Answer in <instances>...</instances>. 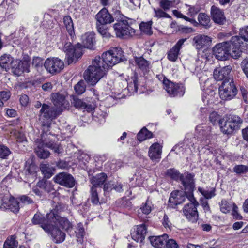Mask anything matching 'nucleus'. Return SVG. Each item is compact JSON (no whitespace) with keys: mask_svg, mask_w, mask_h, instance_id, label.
Returning a JSON list of instances; mask_svg holds the SVG:
<instances>
[{"mask_svg":"<svg viewBox=\"0 0 248 248\" xmlns=\"http://www.w3.org/2000/svg\"><path fill=\"white\" fill-rule=\"evenodd\" d=\"M123 52L121 48L115 47L103 53L102 57H96L92 61V65L95 66L94 73L96 79L102 78L106 74V69L123 61Z\"/></svg>","mask_w":248,"mask_h":248,"instance_id":"obj_1","label":"nucleus"},{"mask_svg":"<svg viewBox=\"0 0 248 248\" xmlns=\"http://www.w3.org/2000/svg\"><path fill=\"white\" fill-rule=\"evenodd\" d=\"M232 43V39L230 41L223 42L217 44L213 48V52L217 59L224 61L227 60L229 56L234 59H237L241 55L242 49Z\"/></svg>","mask_w":248,"mask_h":248,"instance_id":"obj_2","label":"nucleus"},{"mask_svg":"<svg viewBox=\"0 0 248 248\" xmlns=\"http://www.w3.org/2000/svg\"><path fill=\"white\" fill-rule=\"evenodd\" d=\"M115 17L117 22L114 25L113 27L117 37L127 38L135 34L136 31L131 26V22H128L127 18L119 11H116Z\"/></svg>","mask_w":248,"mask_h":248,"instance_id":"obj_3","label":"nucleus"},{"mask_svg":"<svg viewBox=\"0 0 248 248\" xmlns=\"http://www.w3.org/2000/svg\"><path fill=\"white\" fill-rule=\"evenodd\" d=\"M40 113L39 120L43 127V131H46V133L55 135L52 134V132L50 131L52 128L51 122L53 119H56L60 114V111L58 110L56 108L43 104Z\"/></svg>","mask_w":248,"mask_h":248,"instance_id":"obj_4","label":"nucleus"},{"mask_svg":"<svg viewBox=\"0 0 248 248\" xmlns=\"http://www.w3.org/2000/svg\"><path fill=\"white\" fill-rule=\"evenodd\" d=\"M82 46L78 43L76 46H73L69 42H65L63 46V51L66 55V59L68 64L73 62L75 63L78 59L83 55Z\"/></svg>","mask_w":248,"mask_h":248,"instance_id":"obj_5","label":"nucleus"},{"mask_svg":"<svg viewBox=\"0 0 248 248\" xmlns=\"http://www.w3.org/2000/svg\"><path fill=\"white\" fill-rule=\"evenodd\" d=\"M237 91L232 79H227L223 80L219 88L220 97L224 100H230L233 98L237 94Z\"/></svg>","mask_w":248,"mask_h":248,"instance_id":"obj_6","label":"nucleus"},{"mask_svg":"<svg viewBox=\"0 0 248 248\" xmlns=\"http://www.w3.org/2000/svg\"><path fill=\"white\" fill-rule=\"evenodd\" d=\"M53 217L54 211H50L45 216L40 212H37L32 218L31 223L33 225H39L45 232L49 231L52 227Z\"/></svg>","mask_w":248,"mask_h":248,"instance_id":"obj_7","label":"nucleus"},{"mask_svg":"<svg viewBox=\"0 0 248 248\" xmlns=\"http://www.w3.org/2000/svg\"><path fill=\"white\" fill-rule=\"evenodd\" d=\"M46 147L56 154H60L62 152L61 146L53 142L40 143L35 149L36 154L39 158L46 159L49 156L50 152L46 149Z\"/></svg>","mask_w":248,"mask_h":248,"instance_id":"obj_8","label":"nucleus"},{"mask_svg":"<svg viewBox=\"0 0 248 248\" xmlns=\"http://www.w3.org/2000/svg\"><path fill=\"white\" fill-rule=\"evenodd\" d=\"M190 202L186 204L183 208V213L188 220L192 223H195L198 219V213L197 207L199 205L198 202L194 197L193 200L187 198Z\"/></svg>","mask_w":248,"mask_h":248,"instance_id":"obj_9","label":"nucleus"},{"mask_svg":"<svg viewBox=\"0 0 248 248\" xmlns=\"http://www.w3.org/2000/svg\"><path fill=\"white\" fill-rule=\"evenodd\" d=\"M163 88L170 97H182L185 92V87L183 84L176 83L169 80L164 81Z\"/></svg>","mask_w":248,"mask_h":248,"instance_id":"obj_10","label":"nucleus"},{"mask_svg":"<svg viewBox=\"0 0 248 248\" xmlns=\"http://www.w3.org/2000/svg\"><path fill=\"white\" fill-rule=\"evenodd\" d=\"M232 42L236 44L242 52H248V26L240 30L239 36H232Z\"/></svg>","mask_w":248,"mask_h":248,"instance_id":"obj_11","label":"nucleus"},{"mask_svg":"<svg viewBox=\"0 0 248 248\" xmlns=\"http://www.w3.org/2000/svg\"><path fill=\"white\" fill-rule=\"evenodd\" d=\"M62 61L58 58H48L44 62V67L47 72L56 74L60 72L64 68Z\"/></svg>","mask_w":248,"mask_h":248,"instance_id":"obj_12","label":"nucleus"},{"mask_svg":"<svg viewBox=\"0 0 248 248\" xmlns=\"http://www.w3.org/2000/svg\"><path fill=\"white\" fill-rule=\"evenodd\" d=\"M193 177L194 175L191 173H187L185 176L182 174L179 180L184 186L186 198H191L192 200H193V191L195 188Z\"/></svg>","mask_w":248,"mask_h":248,"instance_id":"obj_13","label":"nucleus"},{"mask_svg":"<svg viewBox=\"0 0 248 248\" xmlns=\"http://www.w3.org/2000/svg\"><path fill=\"white\" fill-rule=\"evenodd\" d=\"M0 209L4 211L9 210L16 214L20 209L19 202L13 196H10L9 198L4 197L1 200Z\"/></svg>","mask_w":248,"mask_h":248,"instance_id":"obj_14","label":"nucleus"},{"mask_svg":"<svg viewBox=\"0 0 248 248\" xmlns=\"http://www.w3.org/2000/svg\"><path fill=\"white\" fill-rule=\"evenodd\" d=\"M54 180L56 183L68 188H72L75 185V180L72 175L65 172L56 175Z\"/></svg>","mask_w":248,"mask_h":248,"instance_id":"obj_15","label":"nucleus"},{"mask_svg":"<svg viewBox=\"0 0 248 248\" xmlns=\"http://www.w3.org/2000/svg\"><path fill=\"white\" fill-rule=\"evenodd\" d=\"M52 225L56 227L61 228L67 232L71 231L73 229L72 223L66 217L59 216L58 214L54 212L53 217Z\"/></svg>","mask_w":248,"mask_h":248,"instance_id":"obj_16","label":"nucleus"},{"mask_svg":"<svg viewBox=\"0 0 248 248\" xmlns=\"http://www.w3.org/2000/svg\"><path fill=\"white\" fill-rule=\"evenodd\" d=\"M147 232V227L143 223L135 226L131 230L132 238L137 242L141 243L144 240Z\"/></svg>","mask_w":248,"mask_h":248,"instance_id":"obj_17","label":"nucleus"},{"mask_svg":"<svg viewBox=\"0 0 248 248\" xmlns=\"http://www.w3.org/2000/svg\"><path fill=\"white\" fill-rule=\"evenodd\" d=\"M186 196L182 191H173L170 196L169 200V205L171 208H174L178 204H182L185 201Z\"/></svg>","mask_w":248,"mask_h":248,"instance_id":"obj_18","label":"nucleus"},{"mask_svg":"<svg viewBox=\"0 0 248 248\" xmlns=\"http://www.w3.org/2000/svg\"><path fill=\"white\" fill-rule=\"evenodd\" d=\"M115 15H116V11L113 15H111L106 9L104 8L96 15V19L99 24H109L115 20Z\"/></svg>","mask_w":248,"mask_h":248,"instance_id":"obj_19","label":"nucleus"},{"mask_svg":"<svg viewBox=\"0 0 248 248\" xmlns=\"http://www.w3.org/2000/svg\"><path fill=\"white\" fill-rule=\"evenodd\" d=\"M193 45L197 49H206L211 44V38L205 35H198L193 39Z\"/></svg>","mask_w":248,"mask_h":248,"instance_id":"obj_20","label":"nucleus"},{"mask_svg":"<svg viewBox=\"0 0 248 248\" xmlns=\"http://www.w3.org/2000/svg\"><path fill=\"white\" fill-rule=\"evenodd\" d=\"M12 71L15 75L20 76L24 72L29 73L30 70L28 68V63L26 62H21V60H14L11 67Z\"/></svg>","mask_w":248,"mask_h":248,"instance_id":"obj_21","label":"nucleus"},{"mask_svg":"<svg viewBox=\"0 0 248 248\" xmlns=\"http://www.w3.org/2000/svg\"><path fill=\"white\" fill-rule=\"evenodd\" d=\"M95 70V66L94 65H90L84 71L83 76L84 79L87 83L92 86L95 85L100 79H96L97 75L94 73Z\"/></svg>","mask_w":248,"mask_h":248,"instance_id":"obj_22","label":"nucleus"},{"mask_svg":"<svg viewBox=\"0 0 248 248\" xmlns=\"http://www.w3.org/2000/svg\"><path fill=\"white\" fill-rule=\"evenodd\" d=\"M232 69L231 65H227L222 68H216L214 70L213 76L216 80H225L228 78V76Z\"/></svg>","mask_w":248,"mask_h":248,"instance_id":"obj_23","label":"nucleus"},{"mask_svg":"<svg viewBox=\"0 0 248 248\" xmlns=\"http://www.w3.org/2000/svg\"><path fill=\"white\" fill-rule=\"evenodd\" d=\"M52 101L54 105L57 107L58 110L60 111V113L65 108L68 103L65 100V97L63 95L54 93H52Z\"/></svg>","mask_w":248,"mask_h":248,"instance_id":"obj_24","label":"nucleus"},{"mask_svg":"<svg viewBox=\"0 0 248 248\" xmlns=\"http://www.w3.org/2000/svg\"><path fill=\"white\" fill-rule=\"evenodd\" d=\"M211 14L213 20L219 25H223L226 22V17L223 11L213 5L211 7Z\"/></svg>","mask_w":248,"mask_h":248,"instance_id":"obj_25","label":"nucleus"},{"mask_svg":"<svg viewBox=\"0 0 248 248\" xmlns=\"http://www.w3.org/2000/svg\"><path fill=\"white\" fill-rule=\"evenodd\" d=\"M186 39V38L180 39L174 46L168 52L167 57L170 61L172 62L176 61L179 54L180 50Z\"/></svg>","mask_w":248,"mask_h":248,"instance_id":"obj_26","label":"nucleus"},{"mask_svg":"<svg viewBox=\"0 0 248 248\" xmlns=\"http://www.w3.org/2000/svg\"><path fill=\"white\" fill-rule=\"evenodd\" d=\"M46 232L51 235L54 241L56 243H62L65 239V233L62 232L59 227H56L52 224L50 231Z\"/></svg>","mask_w":248,"mask_h":248,"instance_id":"obj_27","label":"nucleus"},{"mask_svg":"<svg viewBox=\"0 0 248 248\" xmlns=\"http://www.w3.org/2000/svg\"><path fill=\"white\" fill-rule=\"evenodd\" d=\"M162 154V146L157 142L153 143L149 148L148 155L150 159L153 161L161 158Z\"/></svg>","mask_w":248,"mask_h":248,"instance_id":"obj_28","label":"nucleus"},{"mask_svg":"<svg viewBox=\"0 0 248 248\" xmlns=\"http://www.w3.org/2000/svg\"><path fill=\"white\" fill-rule=\"evenodd\" d=\"M168 238L167 234L160 236H150L149 239L152 246L155 248H162L165 245V243Z\"/></svg>","mask_w":248,"mask_h":248,"instance_id":"obj_29","label":"nucleus"},{"mask_svg":"<svg viewBox=\"0 0 248 248\" xmlns=\"http://www.w3.org/2000/svg\"><path fill=\"white\" fill-rule=\"evenodd\" d=\"M82 43L84 47L93 49L94 46L95 40L94 34L93 33L88 32L82 36Z\"/></svg>","mask_w":248,"mask_h":248,"instance_id":"obj_30","label":"nucleus"},{"mask_svg":"<svg viewBox=\"0 0 248 248\" xmlns=\"http://www.w3.org/2000/svg\"><path fill=\"white\" fill-rule=\"evenodd\" d=\"M14 60L10 55L4 54L0 58V65L6 71H8L11 68Z\"/></svg>","mask_w":248,"mask_h":248,"instance_id":"obj_31","label":"nucleus"},{"mask_svg":"<svg viewBox=\"0 0 248 248\" xmlns=\"http://www.w3.org/2000/svg\"><path fill=\"white\" fill-rule=\"evenodd\" d=\"M107 176L105 173H100L91 179V182L93 185L92 186L96 187L100 186L104 184L106 180Z\"/></svg>","mask_w":248,"mask_h":248,"instance_id":"obj_32","label":"nucleus"},{"mask_svg":"<svg viewBox=\"0 0 248 248\" xmlns=\"http://www.w3.org/2000/svg\"><path fill=\"white\" fill-rule=\"evenodd\" d=\"M219 126L221 132L225 134H231L235 130L228 119L225 120L223 118Z\"/></svg>","mask_w":248,"mask_h":248,"instance_id":"obj_33","label":"nucleus"},{"mask_svg":"<svg viewBox=\"0 0 248 248\" xmlns=\"http://www.w3.org/2000/svg\"><path fill=\"white\" fill-rule=\"evenodd\" d=\"M196 130L199 133L198 137L202 136L203 138H206L205 143L203 144H208L209 142H207V140L210 137V133H208L210 131V128L206 125L201 124L196 127Z\"/></svg>","mask_w":248,"mask_h":248,"instance_id":"obj_34","label":"nucleus"},{"mask_svg":"<svg viewBox=\"0 0 248 248\" xmlns=\"http://www.w3.org/2000/svg\"><path fill=\"white\" fill-rule=\"evenodd\" d=\"M135 61L136 65L143 71H147L150 69V63L142 57H135Z\"/></svg>","mask_w":248,"mask_h":248,"instance_id":"obj_35","label":"nucleus"},{"mask_svg":"<svg viewBox=\"0 0 248 248\" xmlns=\"http://www.w3.org/2000/svg\"><path fill=\"white\" fill-rule=\"evenodd\" d=\"M153 22L152 20L148 22H141L139 25V28L141 31L145 34L151 35L153 34L152 30Z\"/></svg>","mask_w":248,"mask_h":248,"instance_id":"obj_36","label":"nucleus"},{"mask_svg":"<svg viewBox=\"0 0 248 248\" xmlns=\"http://www.w3.org/2000/svg\"><path fill=\"white\" fill-rule=\"evenodd\" d=\"M63 22L69 34L71 37H73L75 35L74 25L70 16H64Z\"/></svg>","mask_w":248,"mask_h":248,"instance_id":"obj_37","label":"nucleus"},{"mask_svg":"<svg viewBox=\"0 0 248 248\" xmlns=\"http://www.w3.org/2000/svg\"><path fill=\"white\" fill-rule=\"evenodd\" d=\"M18 242L15 235L8 237L4 243L3 248H17Z\"/></svg>","mask_w":248,"mask_h":248,"instance_id":"obj_38","label":"nucleus"},{"mask_svg":"<svg viewBox=\"0 0 248 248\" xmlns=\"http://www.w3.org/2000/svg\"><path fill=\"white\" fill-rule=\"evenodd\" d=\"M199 25H201L205 28L210 26V19L208 16L205 13H200L198 16Z\"/></svg>","mask_w":248,"mask_h":248,"instance_id":"obj_39","label":"nucleus"},{"mask_svg":"<svg viewBox=\"0 0 248 248\" xmlns=\"http://www.w3.org/2000/svg\"><path fill=\"white\" fill-rule=\"evenodd\" d=\"M198 191L205 197L206 199H211L212 197L216 195L215 194V188L206 187V189H204L202 187H198Z\"/></svg>","mask_w":248,"mask_h":248,"instance_id":"obj_40","label":"nucleus"},{"mask_svg":"<svg viewBox=\"0 0 248 248\" xmlns=\"http://www.w3.org/2000/svg\"><path fill=\"white\" fill-rule=\"evenodd\" d=\"M227 119L230 122L231 124L233 126V128L235 130L240 128L241 124L243 122L242 119L240 117L237 115H231Z\"/></svg>","mask_w":248,"mask_h":248,"instance_id":"obj_41","label":"nucleus"},{"mask_svg":"<svg viewBox=\"0 0 248 248\" xmlns=\"http://www.w3.org/2000/svg\"><path fill=\"white\" fill-rule=\"evenodd\" d=\"M137 139L142 141L147 139H150L153 137V133L147 130L145 127H143L137 134Z\"/></svg>","mask_w":248,"mask_h":248,"instance_id":"obj_42","label":"nucleus"},{"mask_svg":"<svg viewBox=\"0 0 248 248\" xmlns=\"http://www.w3.org/2000/svg\"><path fill=\"white\" fill-rule=\"evenodd\" d=\"M166 175L171 179L177 181L180 180L182 174L175 169H169L167 170Z\"/></svg>","mask_w":248,"mask_h":248,"instance_id":"obj_43","label":"nucleus"},{"mask_svg":"<svg viewBox=\"0 0 248 248\" xmlns=\"http://www.w3.org/2000/svg\"><path fill=\"white\" fill-rule=\"evenodd\" d=\"M176 0H161L159 2L160 7L164 11L169 10L170 8L174 7L176 4Z\"/></svg>","mask_w":248,"mask_h":248,"instance_id":"obj_44","label":"nucleus"},{"mask_svg":"<svg viewBox=\"0 0 248 248\" xmlns=\"http://www.w3.org/2000/svg\"><path fill=\"white\" fill-rule=\"evenodd\" d=\"M123 186L121 184L117 183L115 185L111 184L110 183H106L104 186V190L105 191H108L112 189H115L116 191L120 192L123 191Z\"/></svg>","mask_w":248,"mask_h":248,"instance_id":"obj_45","label":"nucleus"},{"mask_svg":"<svg viewBox=\"0 0 248 248\" xmlns=\"http://www.w3.org/2000/svg\"><path fill=\"white\" fill-rule=\"evenodd\" d=\"M90 199L91 202L93 205H96L98 204H100L96 188L93 186H92L91 188Z\"/></svg>","mask_w":248,"mask_h":248,"instance_id":"obj_46","label":"nucleus"},{"mask_svg":"<svg viewBox=\"0 0 248 248\" xmlns=\"http://www.w3.org/2000/svg\"><path fill=\"white\" fill-rule=\"evenodd\" d=\"M209 119L210 122L214 125L217 124L219 125L220 122L223 120L221 116L216 112L211 113L209 115Z\"/></svg>","mask_w":248,"mask_h":248,"instance_id":"obj_47","label":"nucleus"},{"mask_svg":"<svg viewBox=\"0 0 248 248\" xmlns=\"http://www.w3.org/2000/svg\"><path fill=\"white\" fill-rule=\"evenodd\" d=\"M40 169L46 177L50 178L53 174V170L48 164H41Z\"/></svg>","mask_w":248,"mask_h":248,"instance_id":"obj_48","label":"nucleus"},{"mask_svg":"<svg viewBox=\"0 0 248 248\" xmlns=\"http://www.w3.org/2000/svg\"><path fill=\"white\" fill-rule=\"evenodd\" d=\"M11 153L10 149L6 146L0 144V158L6 159Z\"/></svg>","mask_w":248,"mask_h":248,"instance_id":"obj_49","label":"nucleus"},{"mask_svg":"<svg viewBox=\"0 0 248 248\" xmlns=\"http://www.w3.org/2000/svg\"><path fill=\"white\" fill-rule=\"evenodd\" d=\"M105 24H98L96 25V27L98 32L103 37H109L110 36V33L108 32V29L106 28Z\"/></svg>","mask_w":248,"mask_h":248,"instance_id":"obj_50","label":"nucleus"},{"mask_svg":"<svg viewBox=\"0 0 248 248\" xmlns=\"http://www.w3.org/2000/svg\"><path fill=\"white\" fill-rule=\"evenodd\" d=\"M233 170L238 174L245 173L248 172V166L236 165L233 167Z\"/></svg>","mask_w":248,"mask_h":248,"instance_id":"obj_51","label":"nucleus"},{"mask_svg":"<svg viewBox=\"0 0 248 248\" xmlns=\"http://www.w3.org/2000/svg\"><path fill=\"white\" fill-rule=\"evenodd\" d=\"M132 79L133 81L128 84V90L132 92H137L138 88V78L134 76L132 77Z\"/></svg>","mask_w":248,"mask_h":248,"instance_id":"obj_52","label":"nucleus"},{"mask_svg":"<svg viewBox=\"0 0 248 248\" xmlns=\"http://www.w3.org/2000/svg\"><path fill=\"white\" fill-rule=\"evenodd\" d=\"M220 210L222 213H228L231 209V205L226 200H222L219 203Z\"/></svg>","mask_w":248,"mask_h":248,"instance_id":"obj_53","label":"nucleus"},{"mask_svg":"<svg viewBox=\"0 0 248 248\" xmlns=\"http://www.w3.org/2000/svg\"><path fill=\"white\" fill-rule=\"evenodd\" d=\"M74 89L78 94H81L85 91V86L83 81L78 82L75 86Z\"/></svg>","mask_w":248,"mask_h":248,"instance_id":"obj_54","label":"nucleus"},{"mask_svg":"<svg viewBox=\"0 0 248 248\" xmlns=\"http://www.w3.org/2000/svg\"><path fill=\"white\" fill-rule=\"evenodd\" d=\"M75 232L78 242L82 243L83 242V237L85 233L84 228L78 226V229Z\"/></svg>","mask_w":248,"mask_h":248,"instance_id":"obj_55","label":"nucleus"},{"mask_svg":"<svg viewBox=\"0 0 248 248\" xmlns=\"http://www.w3.org/2000/svg\"><path fill=\"white\" fill-rule=\"evenodd\" d=\"M72 104H73L76 108L83 109L85 102H84L82 100L79 99L77 96H74Z\"/></svg>","mask_w":248,"mask_h":248,"instance_id":"obj_56","label":"nucleus"},{"mask_svg":"<svg viewBox=\"0 0 248 248\" xmlns=\"http://www.w3.org/2000/svg\"><path fill=\"white\" fill-rule=\"evenodd\" d=\"M154 11L155 13V16L157 18H170V16L168 14L165 12L163 11V10L161 9H156L155 8H154Z\"/></svg>","mask_w":248,"mask_h":248,"instance_id":"obj_57","label":"nucleus"},{"mask_svg":"<svg viewBox=\"0 0 248 248\" xmlns=\"http://www.w3.org/2000/svg\"><path fill=\"white\" fill-rule=\"evenodd\" d=\"M37 186L40 187H43L44 189L48 192H50L53 190V188L51 183L49 182L44 183L39 182L37 184Z\"/></svg>","mask_w":248,"mask_h":248,"instance_id":"obj_58","label":"nucleus"},{"mask_svg":"<svg viewBox=\"0 0 248 248\" xmlns=\"http://www.w3.org/2000/svg\"><path fill=\"white\" fill-rule=\"evenodd\" d=\"M186 6L188 7L187 14L191 16H194L200 10V8L198 7L191 6L188 4H186Z\"/></svg>","mask_w":248,"mask_h":248,"instance_id":"obj_59","label":"nucleus"},{"mask_svg":"<svg viewBox=\"0 0 248 248\" xmlns=\"http://www.w3.org/2000/svg\"><path fill=\"white\" fill-rule=\"evenodd\" d=\"M142 212L145 214H149L151 211V203L147 201L145 203L140 207Z\"/></svg>","mask_w":248,"mask_h":248,"instance_id":"obj_60","label":"nucleus"},{"mask_svg":"<svg viewBox=\"0 0 248 248\" xmlns=\"http://www.w3.org/2000/svg\"><path fill=\"white\" fill-rule=\"evenodd\" d=\"M32 65L34 66L35 67H42L43 65H44V60L39 57H34L32 60Z\"/></svg>","mask_w":248,"mask_h":248,"instance_id":"obj_61","label":"nucleus"},{"mask_svg":"<svg viewBox=\"0 0 248 248\" xmlns=\"http://www.w3.org/2000/svg\"><path fill=\"white\" fill-rule=\"evenodd\" d=\"M20 201L24 204H30L33 203V200L30 197L23 195L19 197Z\"/></svg>","mask_w":248,"mask_h":248,"instance_id":"obj_62","label":"nucleus"},{"mask_svg":"<svg viewBox=\"0 0 248 248\" xmlns=\"http://www.w3.org/2000/svg\"><path fill=\"white\" fill-rule=\"evenodd\" d=\"M165 245L167 248H178V247L176 241L172 239H168L165 243Z\"/></svg>","mask_w":248,"mask_h":248,"instance_id":"obj_63","label":"nucleus"},{"mask_svg":"<svg viewBox=\"0 0 248 248\" xmlns=\"http://www.w3.org/2000/svg\"><path fill=\"white\" fill-rule=\"evenodd\" d=\"M241 66L243 72L248 78V58H246L242 61Z\"/></svg>","mask_w":248,"mask_h":248,"instance_id":"obj_64","label":"nucleus"}]
</instances>
